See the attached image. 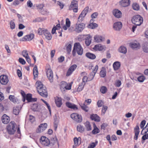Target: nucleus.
<instances>
[{"instance_id": "1", "label": "nucleus", "mask_w": 148, "mask_h": 148, "mask_svg": "<svg viewBox=\"0 0 148 148\" xmlns=\"http://www.w3.org/2000/svg\"><path fill=\"white\" fill-rule=\"evenodd\" d=\"M36 85L37 90L39 94L42 97H47L48 96V93L45 86L40 81L37 82Z\"/></svg>"}, {"instance_id": "2", "label": "nucleus", "mask_w": 148, "mask_h": 148, "mask_svg": "<svg viewBox=\"0 0 148 148\" xmlns=\"http://www.w3.org/2000/svg\"><path fill=\"white\" fill-rule=\"evenodd\" d=\"M79 55H82L83 53V49L79 42L75 43L74 44L72 51V55L75 56L76 55V52Z\"/></svg>"}, {"instance_id": "3", "label": "nucleus", "mask_w": 148, "mask_h": 148, "mask_svg": "<svg viewBox=\"0 0 148 148\" xmlns=\"http://www.w3.org/2000/svg\"><path fill=\"white\" fill-rule=\"evenodd\" d=\"M38 33L40 35H44L46 39L48 40H51L52 37L50 33L47 29L39 28Z\"/></svg>"}, {"instance_id": "4", "label": "nucleus", "mask_w": 148, "mask_h": 148, "mask_svg": "<svg viewBox=\"0 0 148 148\" xmlns=\"http://www.w3.org/2000/svg\"><path fill=\"white\" fill-rule=\"evenodd\" d=\"M132 21L133 23L135 25L138 26L140 25L143 23V19L142 17L139 15L134 16L132 19Z\"/></svg>"}, {"instance_id": "5", "label": "nucleus", "mask_w": 148, "mask_h": 148, "mask_svg": "<svg viewBox=\"0 0 148 148\" xmlns=\"http://www.w3.org/2000/svg\"><path fill=\"white\" fill-rule=\"evenodd\" d=\"M78 2L76 0H72L70 5L69 7V10H73L74 12L76 13L78 11Z\"/></svg>"}, {"instance_id": "6", "label": "nucleus", "mask_w": 148, "mask_h": 148, "mask_svg": "<svg viewBox=\"0 0 148 148\" xmlns=\"http://www.w3.org/2000/svg\"><path fill=\"white\" fill-rule=\"evenodd\" d=\"M89 10V7H86L82 12L78 18V21L82 22L84 19Z\"/></svg>"}, {"instance_id": "7", "label": "nucleus", "mask_w": 148, "mask_h": 148, "mask_svg": "<svg viewBox=\"0 0 148 148\" xmlns=\"http://www.w3.org/2000/svg\"><path fill=\"white\" fill-rule=\"evenodd\" d=\"M71 117L72 119L77 123H80L82 120V118L81 115L77 113L71 114Z\"/></svg>"}, {"instance_id": "8", "label": "nucleus", "mask_w": 148, "mask_h": 148, "mask_svg": "<svg viewBox=\"0 0 148 148\" xmlns=\"http://www.w3.org/2000/svg\"><path fill=\"white\" fill-rule=\"evenodd\" d=\"M40 141L42 145L45 146H48L50 144L49 140L45 136H42L40 139Z\"/></svg>"}, {"instance_id": "9", "label": "nucleus", "mask_w": 148, "mask_h": 148, "mask_svg": "<svg viewBox=\"0 0 148 148\" xmlns=\"http://www.w3.org/2000/svg\"><path fill=\"white\" fill-rule=\"evenodd\" d=\"M46 74L50 82H53V72L51 69L49 68H46Z\"/></svg>"}, {"instance_id": "10", "label": "nucleus", "mask_w": 148, "mask_h": 148, "mask_svg": "<svg viewBox=\"0 0 148 148\" xmlns=\"http://www.w3.org/2000/svg\"><path fill=\"white\" fill-rule=\"evenodd\" d=\"M17 125L14 121L10 122V134H13L16 131Z\"/></svg>"}, {"instance_id": "11", "label": "nucleus", "mask_w": 148, "mask_h": 148, "mask_svg": "<svg viewBox=\"0 0 148 148\" xmlns=\"http://www.w3.org/2000/svg\"><path fill=\"white\" fill-rule=\"evenodd\" d=\"M85 25L83 23H77L75 25V31L79 33L82 32L84 29Z\"/></svg>"}, {"instance_id": "12", "label": "nucleus", "mask_w": 148, "mask_h": 148, "mask_svg": "<svg viewBox=\"0 0 148 148\" xmlns=\"http://www.w3.org/2000/svg\"><path fill=\"white\" fill-rule=\"evenodd\" d=\"M47 125V124L46 123L40 124L36 130V132L38 133H40L43 132L46 129Z\"/></svg>"}, {"instance_id": "13", "label": "nucleus", "mask_w": 148, "mask_h": 148, "mask_svg": "<svg viewBox=\"0 0 148 148\" xmlns=\"http://www.w3.org/2000/svg\"><path fill=\"white\" fill-rule=\"evenodd\" d=\"M34 37V35L31 34L24 36L21 40V41H29L32 40Z\"/></svg>"}, {"instance_id": "14", "label": "nucleus", "mask_w": 148, "mask_h": 148, "mask_svg": "<svg viewBox=\"0 0 148 148\" xmlns=\"http://www.w3.org/2000/svg\"><path fill=\"white\" fill-rule=\"evenodd\" d=\"M8 78L7 75H2L0 76V82L1 84L5 85L8 82Z\"/></svg>"}, {"instance_id": "15", "label": "nucleus", "mask_w": 148, "mask_h": 148, "mask_svg": "<svg viewBox=\"0 0 148 148\" xmlns=\"http://www.w3.org/2000/svg\"><path fill=\"white\" fill-rule=\"evenodd\" d=\"M94 39L96 42H101L104 41L105 38L101 35H97L94 36Z\"/></svg>"}, {"instance_id": "16", "label": "nucleus", "mask_w": 148, "mask_h": 148, "mask_svg": "<svg viewBox=\"0 0 148 148\" xmlns=\"http://www.w3.org/2000/svg\"><path fill=\"white\" fill-rule=\"evenodd\" d=\"M122 26V23L120 22H115L114 24L113 28L116 31H119Z\"/></svg>"}, {"instance_id": "17", "label": "nucleus", "mask_w": 148, "mask_h": 148, "mask_svg": "<svg viewBox=\"0 0 148 148\" xmlns=\"http://www.w3.org/2000/svg\"><path fill=\"white\" fill-rule=\"evenodd\" d=\"M21 108L22 107L21 106L14 107L13 110V114L16 115H18L21 110Z\"/></svg>"}, {"instance_id": "18", "label": "nucleus", "mask_w": 148, "mask_h": 148, "mask_svg": "<svg viewBox=\"0 0 148 148\" xmlns=\"http://www.w3.org/2000/svg\"><path fill=\"white\" fill-rule=\"evenodd\" d=\"M77 66L76 64H73L68 69L67 73L66 76H69L76 69Z\"/></svg>"}, {"instance_id": "19", "label": "nucleus", "mask_w": 148, "mask_h": 148, "mask_svg": "<svg viewBox=\"0 0 148 148\" xmlns=\"http://www.w3.org/2000/svg\"><path fill=\"white\" fill-rule=\"evenodd\" d=\"M113 13L115 16L117 18H120L122 16V13L118 9H115L113 11Z\"/></svg>"}, {"instance_id": "20", "label": "nucleus", "mask_w": 148, "mask_h": 148, "mask_svg": "<svg viewBox=\"0 0 148 148\" xmlns=\"http://www.w3.org/2000/svg\"><path fill=\"white\" fill-rule=\"evenodd\" d=\"M120 3L123 7H127L130 4V0H122L120 1Z\"/></svg>"}, {"instance_id": "21", "label": "nucleus", "mask_w": 148, "mask_h": 148, "mask_svg": "<svg viewBox=\"0 0 148 148\" xmlns=\"http://www.w3.org/2000/svg\"><path fill=\"white\" fill-rule=\"evenodd\" d=\"M105 48V47L104 46L100 44H99L95 45L93 49L95 51H102Z\"/></svg>"}, {"instance_id": "22", "label": "nucleus", "mask_w": 148, "mask_h": 148, "mask_svg": "<svg viewBox=\"0 0 148 148\" xmlns=\"http://www.w3.org/2000/svg\"><path fill=\"white\" fill-rule=\"evenodd\" d=\"M56 144H57L58 146H59V144L58 143L57 138L56 136H55L51 138L50 145L53 146Z\"/></svg>"}, {"instance_id": "23", "label": "nucleus", "mask_w": 148, "mask_h": 148, "mask_svg": "<svg viewBox=\"0 0 148 148\" xmlns=\"http://www.w3.org/2000/svg\"><path fill=\"white\" fill-rule=\"evenodd\" d=\"M9 117L5 114H4L2 117V122L5 124H7L9 122Z\"/></svg>"}, {"instance_id": "24", "label": "nucleus", "mask_w": 148, "mask_h": 148, "mask_svg": "<svg viewBox=\"0 0 148 148\" xmlns=\"http://www.w3.org/2000/svg\"><path fill=\"white\" fill-rule=\"evenodd\" d=\"M90 119L95 121L99 122L100 121V117L97 114H92L90 115Z\"/></svg>"}, {"instance_id": "25", "label": "nucleus", "mask_w": 148, "mask_h": 148, "mask_svg": "<svg viewBox=\"0 0 148 148\" xmlns=\"http://www.w3.org/2000/svg\"><path fill=\"white\" fill-rule=\"evenodd\" d=\"M55 102L57 106L58 107H60L62 104V99L58 97L56 98Z\"/></svg>"}, {"instance_id": "26", "label": "nucleus", "mask_w": 148, "mask_h": 148, "mask_svg": "<svg viewBox=\"0 0 148 148\" xmlns=\"http://www.w3.org/2000/svg\"><path fill=\"white\" fill-rule=\"evenodd\" d=\"M85 39V43L87 46H89L91 42V36L89 34L87 35Z\"/></svg>"}, {"instance_id": "27", "label": "nucleus", "mask_w": 148, "mask_h": 148, "mask_svg": "<svg viewBox=\"0 0 148 148\" xmlns=\"http://www.w3.org/2000/svg\"><path fill=\"white\" fill-rule=\"evenodd\" d=\"M130 45V47L133 49H139L140 47V44L136 42H131Z\"/></svg>"}, {"instance_id": "28", "label": "nucleus", "mask_w": 148, "mask_h": 148, "mask_svg": "<svg viewBox=\"0 0 148 148\" xmlns=\"http://www.w3.org/2000/svg\"><path fill=\"white\" fill-rule=\"evenodd\" d=\"M66 106L68 108L74 110H77V108L76 105L71 103L69 102H67L66 103Z\"/></svg>"}, {"instance_id": "29", "label": "nucleus", "mask_w": 148, "mask_h": 148, "mask_svg": "<svg viewBox=\"0 0 148 148\" xmlns=\"http://www.w3.org/2000/svg\"><path fill=\"white\" fill-rule=\"evenodd\" d=\"M121 66L120 62L118 61H116L114 62L113 64V66L115 71L119 69Z\"/></svg>"}, {"instance_id": "30", "label": "nucleus", "mask_w": 148, "mask_h": 148, "mask_svg": "<svg viewBox=\"0 0 148 148\" xmlns=\"http://www.w3.org/2000/svg\"><path fill=\"white\" fill-rule=\"evenodd\" d=\"M93 76H91V78H90L89 77H88V75L84 76L82 78V82L85 83V84L86 82L91 81L93 79Z\"/></svg>"}, {"instance_id": "31", "label": "nucleus", "mask_w": 148, "mask_h": 148, "mask_svg": "<svg viewBox=\"0 0 148 148\" xmlns=\"http://www.w3.org/2000/svg\"><path fill=\"white\" fill-rule=\"evenodd\" d=\"M106 73V71L104 67L101 68L100 72V75L101 77H105Z\"/></svg>"}, {"instance_id": "32", "label": "nucleus", "mask_w": 148, "mask_h": 148, "mask_svg": "<svg viewBox=\"0 0 148 148\" xmlns=\"http://www.w3.org/2000/svg\"><path fill=\"white\" fill-rule=\"evenodd\" d=\"M33 73L34 79L38 77V73L37 67L36 65H35L34 67L33 71Z\"/></svg>"}, {"instance_id": "33", "label": "nucleus", "mask_w": 148, "mask_h": 148, "mask_svg": "<svg viewBox=\"0 0 148 148\" xmlns=\"http://www.w3.org/2000/svg\"><path fill=\"white\" fill-rule=\"evenodd\" d=\"M86 56L88 58L92 60L95 59L96 57L95 54L89 52L87 53L86 54Z\"/></svg>"}, {"instance_id": "34", "label": "nucleus", "mask_w": 148, "mask_h": 148, "mask_svg": "<svg viewBox=\"0 0 148 148\" xmlns=\"http://www.w3.org/2000/svg\"><path fill=\"white\" fill-rule=\"evenodd\" d=\"M119 51L121 53L125 54L127 52V49L125 47L121 46L119 48Z\"/></svg>"}, {"instance_id": "35", "label": "nucleus", "mask_w": 148, "mask_h": 148, "mask_svg": "<svg viewBox=\"0 0 148 148\" xmlns=\"http://www.w3.org/2000/svg\"><path fill=\"white\" fill-rule=\"evenodd\" d=\"M84 125L87 131H89L91 130L92 127L89 121H86Z\"/></svg>"}, {"instance_id": "36", "label": "nucleus", "mask_w": 148, "mask_h": 148, "mask_svg": "<svg viewBox=\"0 0 148 148\" xmlns=\"http://www.w3.org/2000/svg\"><path fill=\"white\" fill-rule=\"evenodd\" d=\"M94 129L92 131V133L93 134H95L99 133L100 131L99 129L96 126L94 123L93 124Z\"/></svg>"}, {"instance_id": "37", "label": "nucleus", "mask_w": 148, "mask_h": 148, "mask_svg": "<svg viewBox=\"0 0 148 148\" xmlns=\"http://www.w3.org/2000/svg\"><path fill=\"white\" fill-rule=\"evenodd\" d=\"M71 45L70 43H68L66 47V50L68 54L70 53L71 51Z\"/></svg>"}, {"instance_id": "38", "label": "nucleus", "mask_w": 148, "mask_h": 148, "mask_svg": "<svg viewBox=\"0 0 148 148\" xmlns=\"http://www.w3.org/2000/svg\"><path fill=\"white\" fill-rule=\"evenodd\" d=\"M132 7L133 9L135 10H138L140 9L139 5L136 3H133Z\"/></svg>"}, {"instance_id": "39", "label": "nucleus", "mask_w": 148, "mask_h": 148, "mask_svg": "<svg viewBox=\"0 0 148 148\" xmlns=\"http://www.w3.org/2000/svg\"><path fill=\"white\" fill-rule=\"evenodd\" d=\"M10 100L15 103H17L18 102V100L17 98L13 95H10Z\"/></svg>"}, {"instance_id": "40", "label": "nucleus", "mask_w": 148, "mask_h": 148, "mask_svg": "<svg viewBox=\"0 0 148 148\" xmlns=\"http://www.w3.org/2000/svg\"><path fill=\"white\" fill-rule=\"evenodd\" d=\"M77 131L80 132H82L84 131V129L83 126L79 125L77 126Z\"/></svg>"}, {"instance_id": "41", "label": "nucleus", "mask_w": 148, "mask_h": 148, "mask_svg": "<svg viewBox=\"0 0 148 148\" xmlns=\"http://www.w3.org/2000/svg\"><path fill=\"white\" fill-rule=\"evenodd\" d=\"M85 103L81 104L80 105V106L82 109L84 110L85 112H87L88 110V107L85 105Z\"/></svg>"}, {"instance_id": "42", "label": "nucleus", "mask_w": 148, "mask_h": 148, "mask_svg": "<svg viewBox=\"0 0 148 148\" xmlns=\"http://www.w3.org/2000/svg\"><path fill=\"white\" fill-rule=\"evenodd\" d=\"M98 141H96L95 142L92 143L90 144L88 146V148H94L97 145Z\"/></svg>"}, {"instance_id": "43", "label": "nucleus", "mask_w": 148, "mask_h": 148, "mask_svg": "<svg viewBox=\"0 0 148 148\" xmlns=\"http://www.w3.org/2000/svg\"><path fill=\"white\" fill-rule=\"evenodd\" d=\"M85 85V83H84L82 82L81 84H80L77 88V90L78 91H81L83 89Z\"/></svg>"}, {"instance_id": "44", "label": "nucleus", "mask_w": 148, "mask_h": 148, "mask_svg": "<svg viewBox=\"0 0 148 148\" xmlns=\"http://www.w3.org/2000/svg\"><path fill=\"white\" fill-rule=\"evenodd\" d=\"M26 99L28 102H31L32 100V96L31 94H28L27 95L26 97Z\"/></svg>"}, {"instance_id": "45", "label": "nucleus", "mask_w": 148, "mask_h": 148, "mask_svg": "<svg viewBox=\"0 0 148 148\" xmlns=\"http://www.w3.org/2000/svg\"><path fill=\"white\" fill-rule=\"evenodd\" d=\"M107 90V88L104 86H103L101 87L100 89V91L102 94L105 93Z\"/></svg>"}, {"instance_id": "46", "label": "nucleus", "mask_w": 148, "mask_h": 148, "mask_svg": "<svg viewBox=\"0 0 148 148\" xmlns=\"http://www.w3.org/2000/svg\"><path fill=\"white\" fill-rule=\"evenodd\" d=\"M108 107L105 106H103V107L101 110V115H104L106 110L108 109Z\"/></svg>"}, {"instance_id": "47", "label": "nucleus", "mask_w": 148, "mask_h": 148, "mask_svg": "<svg viewBox=\"0 0 148 148\" xmlns=\"http://www.w3.org/2000/svg\"><path fill=\"white\" fill-rule=\"evenodd\" d=\"M145 77L143 76V75H140L139 76L138 78V81L141 82H143V81H144L145 79Z\"/></svg>"}, {"instance_id": "48", "label": "nucleus", "mask_w": 148, "mask_h": 148, "mask_svg": "<svg viewBox=\"0 0 148 148\" xmlns=\"http://www.w3.org/2000/svg\"><path fill=\"white\" fill-rule=\"evenodd\" d=\"M79 138H77L76 137L74 138L73 139L74 144H76L77 145H79L81 144V141H79Z\"/></svg>"}, {"instance_id": "49", "label": "nucleus", "mask_w": 148, "mask_h": 148, "mask_svg": "<svg viewBox=\"0 0 148 148\" xmlns=\"http://www.w3.org/2000/svg\"><path fill=\"white\" fill-rule=\"evenodd\" d=\"M98 26V25L95 23H90L89 25V27L91 29H93L95 28L96 27H97Z\"/></svg>"}, {"instance_id": "50", "label": "nucleus", "mask_w": 148, "mask_h": 148, "mask_svg": "<svg viewBox=\"0 0 148 148\" xmlns=\"http://www.w3.org/2000/svg\"><path fill=\"white\" fill-rule=\"evenodd\" d=\"M22 54L23 56L25 58L29 56L28 54L27 51L24 50L22 52Z\"/></svg>"}, {"instance_id": "51", "label": "nucleus", "mask_w": 148, "mask_h": 148, "mask_svg": "<svg viewBox=\"0 0 148 148\" xmlns=\"http://www.w3.org/2000/svg\"><path fill=\"white\" fill-rule=\"evenodd\" d=\"M54 130H56L58 127V122L57 121V118L54 119Z\"/></svg>"}, {"instance_id": "52", "label": "nucleus", "mask_w": 148, "mask_h": 148, "mask_svg": "<svg viewBox=\"0 0 148 148\" xmlns=\"http://www.w3.org/2000/svg\"><path fill=\"white\" fill-rule=\"evenodd\" d=\"M139 127L138 125H136L134 129V133L135 134H139Z\"/></svg>"}, {"instance_id": "53", "label": "nucleus", "mask_w": 148, "mask_h": 148, "mask_svg": "<svg viewBox=\"0 0 148 148\" xmlns=\"http://www.w3.org/2000/svg\"><path fill=\"white\" fill-rule=\"evenodd\" d=\"M44 6V5L43 4H40L36 5V7L37 8V9L40 10H42L43 9Z\"/></svg>"}, {"instance_id": "54", "label": "nucleus", "mask_w": 148, "mask_h": 148, "mask_svg": "<svg viewBox=\"0 0 148 148\" xmlns=\"http://www.w3.org/2000/svg\"><path fill=\"white\" fill-rule=\"evenodd\" d=\"M121 82L120 80H116L115 83V85L117 87H120L121 85Z\"/></svg>"}, {"instance_id": "55", "label": "nucleus", "mask_w": 148, "mask_h": 148, "mask_svg": "<svg viewBox=\"0 0 148 148\" xmlns=\"http://www.w3.org/2000/svg\"><path fill=\"white\" fill-rule=\"evenodd\" d=\"M57 4L59 6L61 9H62L64 6V4L59 1H57Z\"/></svg>"}, {"instance_id": "56", "label": "nucleus", "mask_w": 148, "mask_h": 148, "mask_svg": "<svg viewBox=\"0 0 148 148\" xmlns=\"http://www.w3.org/2000/svg\"><path fill=\"white\" fill-rule=\"evenodd\" d=\"M67 83L66 82L63 81L61 82L60 87L63 88H65L67 85Z\"/></svg>"}, {"instance_id": "57", "label": "nucleus", "mask_w": 148, "mask_h": 148, "mask_svg": "<svg viewBox=\"0 0 148 148\" xmlns=\"http://www.w3.org/2000/svg\"><path fill=\"white\" fill-rule=\"evenodd\" d=\"M103 104V102L101 100H99L97 103V105L98 107H101Z\"/></svg>"}, {"instance_id": "58", "label": "nucleus", "mask_w": 148, "mask_h": 148, "mask_svg": "<svg viewBox=\"0 0 148 148\" xmlns=\"http://www.w3.org/2000/svg\"><path fill=\"white\" fill-rule=\"evenodd\" d=\"M71 25V22L68 18H66V25L68 27H70Z\"/></svg>"}, {"instance_id": "59", "label": "nucleus", "mask_w": 148, "mask_h": 148, "mask_svg": "<svg viewBox=\"0 0 148 148\" xmlns=\"http://www.w3.org/2000/svg\"><path fill=\"white\" fill-rule=\"evenodd\" d=\"M10 25L11 28L12 29H13L15 28V24L14 23L11 21L10 22Z\"/></svg>"}, {"instance_id": "60", "label": "nucleus", "mask_w": 148, "mask_h": 148, "mask_svg": "<svg viewBox=\"0 0 148 148\" xmlns=\"http://www.w3.org/2000/svg\"><path fill=\"white\" fill-rule=\"evenodd\" d=\"M98 14L97 12H94L91 15V17L92 18H96Z\"/></svg>"}, {"instance_id": "61", "label": "nucleus", "mask_w": 148, "mask_h": 148, "mask_svg": "<svg viewBox=\"0 0 148 148\" xmlns=\"http://www.w3.org/2000/svg\"><path fill=\"white\" fill-rule=\"evenodd\" d=\"M19 62L22 64H25V60L22 58H20L18 59Z\"/></svg>"}, {"instance_id": "62", "label": "nucleus", "mask_w": 148, "mask_h": 148, "mask_svg": "<svg viewBox=\"0 0 148 148\" xmlns=\"http://www.w3.org/2000/svg\"><path fill=\"white\" fill-rule=\"evenodd\" d=\"M108 125V124L106 123H103L101 125V129L105 130V128Z\"/></svg>"}, {"instance_id": "63", "label": "nucleus", "mask_w": 148, "mask_h": 148, "mask_svg": "<svg viewBox=\"0 0 148 148\" xmlns=\"http://www.w3.org/2000/svg\"><path fill=\"white\" fill-rule=\"evenodd\" d=\"M145 123L146 121L145 120H143L141 122L140 124V127L141 129L143 128L144 127Z\"/></svg>"}, {"instance_id": "64", "label": "nucleus", "mask_w": 148, "mask_h": 148, "mask_svg": "<svg viewBox=\"0 0 148 148\" xmlns=\"http://www.w3.org/2000/svg\"><path fill=\"white\" fill-rule=\"evenodd\" d=\"M142 139L144 140L148 139V134H146L143 135L142 138Z\"/></svg>"}]
</instances>
